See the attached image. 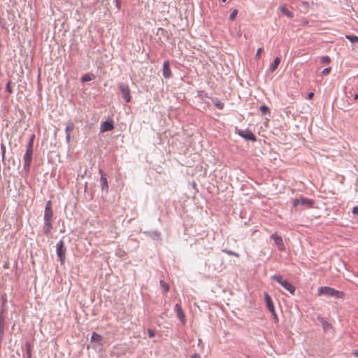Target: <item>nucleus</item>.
<instances>
[{"mask_svg": "<svg viewBox=\"0 0 358 358\" xmlns=\"http://www.w3.org/2000/svg\"><path fill=\"white\" fill-rule=\"evenodd\" d=\"M52 227V222H44V226L43 229L44 234L49 235L51 232Z\"/></svg>", "mask_w": 358, "mask_h": 358, "instance_id": "nucleus-15", "label": "nucleus"}, {"mask_svg": "<svg viewBox=\"0 0 358 358\" xmlns=\"http://www.w3.org/2000/svg\"><path fill=\"white\" fill-rule=\"evenodd\" d=\"M160 284H161L162 287H163V289H164L165 292H169V285L164 281L161 280L160 281Z\"/></svg>", "mask_w": 358, "mask_h": 358, "instance_id": "nucleus-26", "label": "nucleus"}, {"mask_svg": "<svg viewBox=\"0 0 358 358\" xmlns=\"http://www.w3.org/2000/svg\"><path fill=\"white\" fill-rule=\"evenodd\" d=\"M345 37L352 43L358 42V36H357L347 35Z\"/></svg>", "mask_w": 358, "mask_h": 358, "instance_id": "nucleus-21", "label": "nucleus"}, {"mask_svg": "<svg viewBox=\"0 0 358 358\" xmlns=\"http://www.w3.org/2000/svg\"><path fill=\"white\" fill-rule=\"evenodd\" d=\"M27 355L29 357H31V350L30 349H27Z\"/></svg>", "mask_w": 358, "mask_h": 358, "instance_id": "nucleus-40", "label": "nucleus"}, {"mask_svg": "<svg viewBox=\"0 0 358 358\" xmlns=\"http://www.w3.org/2000/svg\"><path fill=\"white\" fill-rule=\"evenodd\" d=\"M52 215L53 213L52 210L51 201H48L45 208L44 222H52Z\"/></svg>", "mask_w": 358, "mask_h": 358, "instance_id": "nucleus-6", "label": "nucleus"}, {"mask_svg": "<svg viewBox=\"0 0 358 358\" xmlns=\"http://www.w3.org/2000/svg\"><path fill=\"white\" fill-rule=\"evenodd\" d=\"M163 76L166 78H169L171 76V70L169 67V62L165 61L163 64Z\"/></svg>", "mask_w": 358, "mask_h": 358, "instance_id": "nucleus-13", "label": "nucleus"}, {"mask_svg": "<svg viewBox=\"0 0 358 358\" xmlns=\"http://www.w3.org/2000/svg\"><path fill=\"white\" fill-rule=\"evenodd\" d=\"M34 138H35V136H34V135H32L31 138H30V140H29V141L27 148L33 149V143H34Z\"/></svg>", "mask_w": 358, "mask_h": 358, "instance_id": "nucleus-28", "label": "nucleus"}, {"mask_svg": "<svg viewBox=\"0 0 358 358\" xmlns=\"http://www.w3.org/2000/svg\"><path fill=\"white\" fill-rule=\"evenodd\" d=\"M331 71V68L330 67H328V68H325L324 69H323L322 73V75H328Z\"/></svg>", "mask_w": 358, "mask_h": 358, "instance_id": "nucleus-31", "label": "nucleus"}, {"mask_svg": "<svg viewBox=\"0 0 358 358\" xmlns=\"http://www.w3.org/2000/svg\"><path fill=\"white\" fill-rule=\"evenodd\" d=\"M271 314L273 315V317L275 322H278V318L277 314L275 313V310H274V313H271Z\"/></svg>", "mask_w": 358, "mask_h": 358, "instance_id": "nucleus-34", "label": "nucleus"}, {"mask_svg": "<svg viewBox=\"0 0 358 358\" xmlns=\"http://www.w3.org/2000/svg\"><path fill=\"white\" fill-rule=\"evenodd\" d=\"M215 105L219 109H222L224 107V103H222V102H220V101H217V103H215Z\"/></svg>", "mask_w": 358, "mask_h": 358, "instance_id": "nucleus-33", "label": "nucleus"}, {"mask_svg": "<svg viewBox=\"0 0 358 358\" xmlns=\"http://www.w3.org/2000/svg\"><path fill=\"white\" fill-rule=\"evenodd\" d=\"M238 134L246 140H250L252 142L257 141L255 135L250 130H238Z\"/></svg>", "mask_w": 358, "mask_h": 358, "instance_id": "nucleus-5", "label": "nucleus"}, {"mask_svg": "<svg viewBox=\"0 0 358 358\" xmlns=\"http://www.w3.org/2000/svg\"><path fill=\"white\" fill-rule=\"evenodd\" d=\"M114 128L113 120L106 121L101 124V132L111 131Z\"/></svg>", "mask_w": 358, "mask_h": 358, "instance_id": "nucleus-10", "label": "nucleus"}, {"mask_svg": "<svg viewBox=\"0 0 358 358\" xmlns=\"http://www.w3.org/2000/svg\"><path fill=\"white\" fill-rule=\"evenodd\" d=\"M321 62L322 64H329L331 62V59L329 56H324L321 57Z\"/></svg>", "mask_w": 358, "mask_h": 358, "instance_id": "nucleus-24", "label": "nucleus"}, {"mask_svg": "<svg viewBox=\"0 0 358 358\" xmlns=\"http://www.w3.org/2000/svg\"><path fill=\"white\" fill-rule=\"evenodd\" d=\"M148 336L150 338H153L155 336V331L153 330L150 329H148Z\"/></svg>", "mask_w": 358, "mask_h": 358, "instance_id": "nucleus-30", "label": "nucleus"}, {"mask_svg": "<svg viewBox=\"0 0 358 358\" xmlns=\"http://www.w3.org/2000/svg\"><path fill=\"white\" fill-rule=\"evenodd\" d=\"M262 52V48H259L257 49V53L255 55V59L259 60L261 57V53Z\"/></svg>", "mask_w": 358, "mask_h": 358, "instance_id": "nucleus-27", "label": "nucleus"}, {"mask_svg": "<svg viewBox=\"0 0 358 358\" xmlns=\"http://www.w3.org/2000/svg\"><path fill=\"white\" fill-rule=\"evenodd\" d=\"M280 10L282 13L286 15L288 17L292 18L294 17V13L291 11H289L286 6H282L280 7Z\"/></svg>", "mask_w": 358, "mask_h": 358, "instance_id": "nucleus-17", "label": "nucleus"}, {"mask_svg": "<svg viewBox=\"0 0 358 358\" xmlns=\"http://www.w3.org/2000/svg\"><path fill=\"white\" fill-rule=\"evenodd\" d=\"M223 252L229 255L234 256L236 257H239V255L235 252L228 250H224Z\"/></svg>", "mask_w": 358, "mask_h": 358, "instance_id": "nucleus-23", "label": "nucleus"}, {"mask_svg": "<svg viewBox=\"0 0 358 358\" xmlns=\"http://www.w3.org/2000/svg\"><path fill=\"white\" fill-rule=\"evenodd\" d=\"M352 213L355 215H358V206H355L353 208Z\"/></svg>", "mask_w": 358, "mask_h": 358, "instance_id": "nucleus-35", "label": "nucleus"}, {"mask_svg": "<svg viewBox=\"0 0 358 358\" xmlns=\"http://www.w3.org/2000/svg\"><path fill=\"white\" fill-rule=\"evenodd\" d=\"M191 358H201L200 356L197 354H194Z\"/></svg>", "mask_w": 358, "mask_h": 358, "instance_id": "nucleus-38", "label": "nucleus"}, {"mask_svg": "<svg viewBox=\"0 0 358 358\" xmlns=\"http://www.w3.org/2000/svg\"><path fill=\"white\" fill-rule=\"evenodd\" d=\"M100 181H101V183L103 189L104 187H108L107 179H106V178L105 176H101V178H100Z\"/></svg>", "mask_w": 358, "mask_h": 358, "instance_id": "nucleus-22", "label": "nucleus"}, {"mask_svg": "<svg viewBox=\"0 0 358 358\" xmlns=\"http://www.w3.org/2000/svg\"><path fill=\"white\" fill-rule=\"evenodd\" d=\"M102 341V336L96 332H94L91 337L92 342L100 343Z\"/></svg>", "mask_w": 358, "mask_h": 358, "instance_id": "nucleus-18", "label": "nucleus"}, {"mask_svg": "<svg viewBox=\"0 0 358 358\" xmlns=\"http://www.w3.org/2000/svg\"><path fill=\"white\" fill-rule=\"evenodd\" d=\"M303 206L306 208H312L313 206V201L305 197H299L292 200L293 207H297L298 206Z\"/></svg>", "mask_w": 358, "mask_h": 358, "instance_id": "nucleus-3", "label": "nucleus"}, {"mask_svg": "<svg viewBox=\"0 0 358 358\" xmlns=\"http://www.w3.org/2000/svg\"><path fill=\"white\" fill-rule=\"evenodd\" d=\"M119 89L122 93V97L125 100L127 103L130 102L131 96H130V90L128 85H124L123 83L118 84Z\"/></svg>", "mask_w": 358, "mask_h": 358, "instance_id": "nucleus-4", "label": "nucleus"}, {"mask_svg": "<svg viewBox=\"0 0 358 358\" xmlns=\"http://www.w3.org/2000/svg\"><path fill=\"white\" fill-rule=\"evenodd\" d=\"M57 254L59 258V261L62 265L64 264L66 258V249L64 246V243L62 240L59 241L56 245Z\"/></svg>", "mask_w": 358, "mask_h": 358, "instance_id": "nucleus-2", "label": "nucleus"}, {"mask_svg": "<svg viewBox=\"0 0 358 358\" xmlns=\"http://www.w3.org/2000/svg\"><path fill=\"white\" fill-rule=\"evenodd\" d=\"M74 129V124L72 122H69L66 124V127L65 128V132H66V139L67 143H70L71 141V132L73 131Z\"/></svg>", "mask_w": 358, "mask_h": 358, "instance_id": "nucleus-12", "label": "nucleus"}, {"mask_svg": "<svg viewBox=\"0 0 358 358\" xmlns=\"http://www.w3.org/2000/svg\"><path fill=\"white\" fill-rule=\"evenodd\" d=\"M238 14V10L235 9L232 11V13L230 14L229 20L231 21H234L235 18L236 17V15Z\"/></svg>", "mask_w": 358, "mask_h": 358, "instance_id": "nucleus-25", "label": "nucleus"}, {"mask_svg": "<svg viewBox=\"0 0 358 358\" xmlns=\"http://www.w3.org/2000/svg\"><path fill=\"white\" fill-rule=\"evenodd\" d=\"M28 358H31V357H29V356H28Z\"/></svg>", "mask_w": 358, "mask_h": 358, "instance_id": "nucleus-42", "label": "nucleus"}, {"mask_svg": "<svg viewBox=\"0 0 358 358\" xmlns=\"http://www.w3.org/2000/svg\"><path fill=\"white\" fill-rule=\"evenodd\" d=\"M280 63V58L276 57L273 62L269 66V71L271 72H273L275 71V69L278 68L279 64Z\"/></svg>", "mask_w": 358, "mask_h": 358, "instance_id": "nucleus-16", "label": "nucleus"}, {"mask_svg": "<svg viewBox=\"0 0 358 358\" xmlns=\"http://www.w3.org/2000/svg\"><path fill=\"white\" fill-rule=\"evenodd\" d=\"M91 80H92V78L88 74H86V75L83 76V78H82V81L83 82H87V81H90Z\"/></svg>", "mask_w": 358, "mask_h": 358, "instance_id": "nucleus-29", "label": "nucleus"}, {"mask_svg": "<svg viewBox=\"0 0 358 358\" xmlns=\"http://www.w3.org/2000/svg\"><path fill=\"white\" fill-rule=\"evenodd\" d=\"M318 296L327 295L334 296L336 298H343L344 296L343 292L336 290L330 287H320L317 292Z\"/></svg>", "mask_w": 358, "mask_h": 358, "instance_id": "nucleus-1", "label": "nucleus"}, {"mask_svg": "<svg viewBox=\"0 0 358 358\" xmlns=\"http://www.w3.org/2000/svg\"><path fill=\"white\" fill-rule=\"evenodd\" d=\"M6 90L9 93H12L11 82L9 81L6 85Z\"/></svg>", "mask_w": 358, "mask_h": 358, "instance_id": "nucleus-32", "label": "nucleus"}, {"mask_svg": "<svg viewBox=\"0 0 358 358\" xmlns=\"http://www.w3.org/2000/svg\"><path fill=\"white\" fill-rule=\"evenodd\" d=\"M352 354L358 358V350H355L352 352Z\"/></svg>", "mask_w": 358, "mask_h": 358, "instance_id": "nucleus-39", "label": "nucleus"}, {"mask_svg": "<svg viewBox=\"0 0 358 358\" xmlns=\"http://www.w3.org/2000/svg\"><path fill=\"white\" fill-rule=\"evenodd\" d=\"M271 278H272V279H273V280H275L276 282H278L280 285H282V283H283V282H284V281L285 280H284V279L282 278V276H280V275H275L271 276Z\"/></svg>", "mask_w": 358, "mask_h": 358, "instance_id": "nucleus-19", "label": "nucleus"}, {"mask_svg": "<svg viewBox=\"0 0 358 358\" xmlns=\"http://www.w3.org/2000/svg\"><path fill=\"white\" fill-rule=\"evenodd\" d=\"M281 286H282L285 289L289 291L291 294H294L295 292L294 287L289 283L287 280H285L283 283H282Z\"/></svg>", "mask_w": 358, "mask_h": 358, "instance_id": "nucleus-14", "label": "nucleus"}, {"mask_svg": "<svg viewBox=\"0 0 358 358\" xmlns=\"http://www.w3.org/2000/svg\"><path fill=\"white\" fill-rule=\"evenodd\" d=\"M175 309L177 313L178 317L180 319L182 324H185L186 323V319L185 313L181 308V306L177 303L175 306Z\"/></svg>", "mask_w": 358, "mask_h": 358, "instance_id": "nucleus-9", "label": "nucleus"}, {"mask_svg": "<svg viewBox=\"0 0 358 358\" xmlns=\"http://www.w3.org/2000/svg\"><path fill=\"white\" fill-rule=\"evenodd\" d=\"M248 358H249V357H248Z\"/></svg>", "mask_w": 358, "mask_h": 358, "instance_id": "nucleus-43", "label": "nucleus"}, {"mask_svg": "<svg viewBox=\"0 0 358 358\" xmlns=\"http://www.w3.org/2000/svg\"><path fill=\"white\" fill-rule=\"evenodd\" d=\"M313 96H314V93H313V92H310V93H308V99H313Z\"/></svg>", "mask_w": 358, "mask_h": 358, "instance_id": "nucleus-36", "label": "nucleus"}, {"mask_svg": "<svg viewBox=\"0 0 358 358\" xmlns=\"http://www.w3.org/2000/svg\"><path fill=\"white\" fill-rule=\"evenodd\" d=\"M354 99V101H356V102H357V101H358V92L355 95V96H354V99Z\"/></svg>", "mask_w": 358, "mask_h": 358, "instance_id": "nucleus-37", "label": "nucleus"}, {"mask_svg": "<svg viewBox=\"0 0 358 358\" xmlns=\"http://www.w3.org/2000/svg\"><path fill=\"white\" fill-rule=\"evenodd\" d=\"M33 149L27 148V152L24 156V167L29 168L31 159H32Z\"/></svg>", "mask_w": 358, "mask_h": 358, "instance_id": "nucleus-8", "label": "nucleus"}, {"mask_svg": "<svg viewBox=\"0 0 358 358\" xmlns=\"http://www.w3.org/2000/svg\"><path fill=\"white\" fill-rule=\"evenodd\" d=\"M264 296H265V301H266V305L267 308L271 313H274L275 307H274L271 297L268 295V293H265Z\"/></svg>", "mask_w": 358, "mask_h": 358, "instance_id": "nucleus-11", "label": "nucleus"}, {"mask_svg": "<svg viewBox=\"0 0 358 358\" xmlns=\"http://www.w3.org/2000/svg\"><path fill=\"white\" fill-rule=\"evenodd\" d=\"M271 238L275 242V244L278 248L279 250L280 251H285V247L282 241V238L280 236L278 235L277 234H273L271 236Z\"/></svg>", "mask_w": 358, "mask_h": 358, "instance_id": "nucleus-7", "label": "nucleus"}, {"mask_svg": "<svg viewBox=\"0 0 358 358\" xmlns=\"http://www.w3.org/2000/svg\"><path fill=\"white\" fill-rule=\"evenodd\" d=\"M259 110H260V111H261L262 115H266V114L270 113L269 108L267 106H264V105L261 106L260 108H259Z\"/></svg>", "mask_w": 358, "mask_h": 358, "instance_id": "nucleus-20", "label": "nucleus"}, {"mask_svg": "<svg viewBox=\"0 0 358 358\" xmlns=\"http://www.w3.org/2000/svg\"><path fill=\"white\" fill-rule=\"evenodd\" d=\"M223 2H225L227 0H222Z\"/></svg>", "mask_w": 358, "mask_h": 358, "instance_id": "nucleus-41", "label": "nucleus"}]
</instances>
